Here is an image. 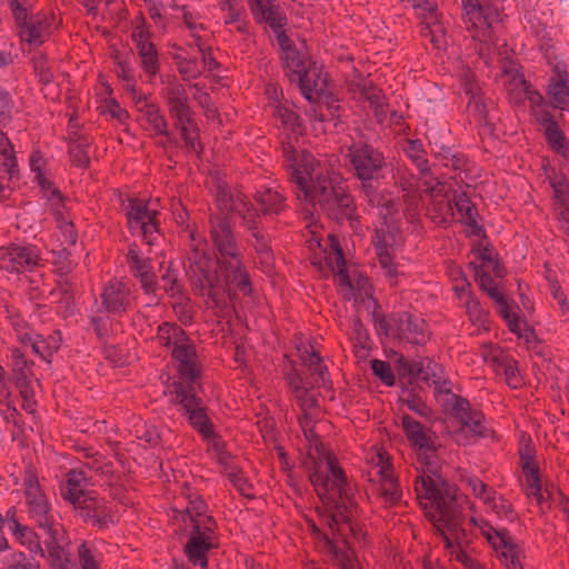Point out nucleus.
I'll list each match as a JSON object with an SVG mask.
<instances>
[{
    "label": "nucleus",
    "mask_w": 569,
    "mask_h": 569,
    "mask_svg": "<svg viewBox=\"0 0 569 569\" xmlns=\"http://www.w3.org/2000/svg\"><path fill=\"white\" fill-rule=\"evenodd\" d=\"M298 84L301 94L310 103L329 104L327 76L322 73L316 63L309 62V70L303 72Z\"/></svg>",
    "instance_id": "6ab92c4d"
},
{
    "label": "nucleus",
    "mask_w": 569,
    "mask_h": 569,
    "mask_svg": "<svg viewBox=\"0 0 569 569\" xmlns=\"http://www.w3.org/2000/svg\"><path fill=\"white\" fill-rule=\"evenodd\" d=\"M370 460L372 469L378 478L377 491L386 503L396 505L401 500L402 490L395 476L390 458L382 451L376 450Z\"/></svg>",
    "instance_id": "dca6fc26"
},
{
    "label": "nucleus",
    "mask_w": 569,
    "mask_h": 569,
    "mask_svg": "<svg viewBox=\"0 0 569 569\" xmlns=\"http://www.w3.org/2000/svg\"><path fill=\"white\" fill-rule=\"evenodd\" d=\"M17 173V159L13 147L0 151V174L2 180H11Z\"/></svg>",
    "instance_id": "4d7b16f0"
},
{
    "label": "nucleus",
    "mask_w": 569,
    "mask_h": 569,
    "mask_svg": "<svg viewBox=\"0 0 569 569\" xmlns=\"http://www.w3.org/2000/svg\"><path fill=\"white\" fill-rule=\"evenodd\" d=\"M6 569H39V565L28 559L23 552H13L7 557Z\"/></svg>",
    "instance_id": "774afa93"
},
{
    "label": "nucleus",
    "mask_w": 569,
    "mask_h": 569,
    "mask_svg": "<svg viewBox=\"0 0 569 569\" xmlns=\"http://www.w3.org/2000/svg\"><path fill=\"white\" fill-rule=\"evenodd\" d=\"M499 557L507 569H523L519 560V547L513 542L509 536L505 540L500 539L498 545Z\"/></svg>",
    "instance_id": "c03bdc74"
},
{
    "label": "nucleus",
    "mask_w": 569,
    "mask_h": 569,
    "mask_svg": "<svg viewBox=\"0 0 569 569\" xmlns=\"http://www.w3.org/2000/svg\"><path fill=\"white\" fill-rule=\"evenodd\" d=\"M548 94L553 103L569 107V82L567 71L559 72L558 79H551Z\"/></svg>",
    "instance_id": "79ce46f5"
},
{
    "label": "nucleus",
    "mask_w": 569,
    "mask_h": 569,
    "mask_svg": "<svg viewBox=\"0 0 569 569\" xmlns=\"http://www.w3.org/2000/svg\"><path fill=\"white\" fill-rule=\"evenodd\" d=\"M515 91L510 97V102L520 103L528 100L529 107H540L543 97L536 91L523 78H515Z\"/></svg>",
    "instance_id": "a19ab883"
},
{
    "label": "nucleus",
    "mask_w": 569,
    "mask_h": 569,
    "mask_svg": "<svg viewBox=\"0 0 569 569\" xmlns=\"http://www.w3.org/2000/svg\"><path fill=\"white\" fill-rule=\"evenodd\" d=\"M100 300L104 312L121 317L130 309L133 301L131 287L124 280L111 279L103 284Z\"/></svg>",
    "instance_id": "f3484780"
},
{
    "label": "nucleus",
    "mask_w": 569,
    "mask_h": 569,
    "mask_svg": "<svg viewBox=\"0 0 569 569\" xmlns=\"http://www.w3.org/2000/svg\"><path fill=\"white\" fill-rule=\"evenodd\" d=\"M182 496L187 500V506L183 510L182 520L186 522L187 518L190 520L192 527L198 525L199 521L203 518H212L211 516H208L206 513L207 511V505L201 499L200 496L197 495V492L192 491V489L189 486H184L182 488Z\"/></svg>",
    "instance_id": "2f4dec72"
},
{
    "label": "nucleus",
    "mask_w": 569,
    "mask_h": 569,
    "mask_svg": "<svg viewBox=\"0 0 569 569\" xmlns=\"http://www.w3.org/2000/svg\"><path fill=\"white\" fill-rule=\"evenodd\" d=\"M234 194L219 186L216 202L219 209L209 219L210 239L218 252L217 262L207 251L206 244L197 241L190 232L191 249L184 263L186 274L196 295L207 297L216 306L219 305L224 286L220 280L216 264L218 263L229 291H238L249 296L252 291L249 273L243 264V254L234 237L229 214L232 212Z\"/></svg>",
    "instance_id": "f03ea898"
},
{
    "label": "nucleus",
    "mask_w": 569,
    "mask_h": 569,
    "mask_svg": "<svg viewBox=\"0 0 569 569\" xmlns=\"http://www.w3.org/2000/svg\"><path fill=\"white\" fill-rule=\"evenodd\" d=\"M427 186L425 191L429 193L430 201L427 206V216L436 224H448L455 216L453 211V197L446 193L445 184L436 182L432 184V179L426 181Z\"/></svg>",
    "instance_id": "a211bd4d"
},
{
    "label": "nucleus",
    "mask_w": 569,
    "mask_h": 569,
    "mask_svg": "<svg viewBox=\"0 0 569 569\" xmlns=\"http://www.w3.org/2000/svg\"><path fill=\"white\" fill-rule=\"evenodd\" d=\"M87 477L83 471L72 469L66 475V481L61 486V496L68 500L73 508L78 506L82 499L92 495L94 491H87Z\"/></svg>",
    "instance_id": "bb28decb"
},
{
    "label": "nucleus",
    "mask_w": 569,
    "mask_h": 569,
    "mask_svg": "<svg viewBox=\"0 0 569 569\" xmlns=\"http://www.w3.org/2000/svg\"><path fill=\"white\" fill-rule=\"evenodd\" d=\"M237 212L242 220V226L247 228V221L252 220L254 222H259L260 214L256 210V208L252 206V203L249 201V199L238 192L234 194L233 204H232V212Z\"/></svg>",
    "instance_id": "de8ad7c7"
},
{
    "label": "nucleus",
    "mask_w": 569,
    "mask_h": 569,
    "mask_svg": "<svg viewBox=\"0 0 569 569\" xmlns=\"http://www.w3.org/2000/svg\"><path fill=\"white\" fill-rule=\"evenodd\" d=\"M137 51L140 59V67L147 79L151 82L159 73L160 69L158 50L153 43L141 46Z\"/></svg>",
    "instance_id": "58836bf2"
},
{
    "label": "nucleus",
    "mask_w": 569,
    "mask_h": 569,
    "mask_svg": "<svg viewBox=\"0 0 569 569\" xmlns=\"http://www.w3.org/2000/svg\"><path fill=\"white\" fill-rule=\"evenodd\" d=\"M74 510L83 522L98 529H108L117 522L112 502L96 492L78 501Z\"/></svg>",
    "instance_id": "2eb2a0df"
},
{
    "label": "nucleus",
    "mask_w": 569,
    "mask_h": 569,
    "mask_svg": "<svg viewBox=\"0 0 569 569\" xmlns=\"http://www.w3.org/2000/svg\"><path fill=\"white\" fill-rule=\"evenodd\" d=\"M237 212L242 220V226L247 228V221L252 220L254 222H259L260 214L256 210V208L252 206V203L249 201V199L238 192L234 194L233 204H232V212Z\"/></svg>",
    "instance_id": "49530a36"
},
{
    "label": "nucleus",
    "mask_w": 569,
    "mask_h": 569,
    "mask_svg": "<svg viewBox=\"0 0 569 569\" xmlns=\"http://www.w3.org/2000/svg\"><path fill=\"white\" fill-rule=\"evenodd\" d=\"M11 14L14 19L17 28L21 24H26L33 14L31 13L30 0H8Z\"/></svg>",
    "instance_id": "6e6d98bb"
},
{
    "label": "nucleus",
    "mask_w": 569,
    "mask_h": 569,
    "mask_svg": "<svg viewBox=\"0 0 569 569\" xmlns=\"http://www.w3.org/2000/svg\"><path fill=\"white\" fill-rule=\"evenodd\" d=\"M126 259L130 273L133 278H137L139 274L144 272H149V269L153 267L149 258L141 257L140 249L137 244H131L129 247Z\"/></svg>",
    "instance_id": "09e8293b"
},
{
    "label": "nucleus",
    "mask_w": 569,
    "mask_h": 569,
    "mask_svg": "<svg viewBox=\"0 0 569 569\" xmlns=\"http://www.w3.org/2000/svg\"><path fill=\"white\" fill-rule=\"evenodd\" d=\"M347 80V89L352 99L357 102H369L371 107H383L385 96L380 88H378L372 80L357 73Z\"/></svg>",
    "instance_id": "412c9836"
},
{
    "label": "nucleus",
    "mask_w": 569,
    "mask_h": 569,
    "mask_svg": "<svg viewBox=\"0 0 569 569\" xmlns=\"http://www.w3.org/2000/svg\"><path fill=\"white\" fill-rule=\"evenodd\" d=\"M330 264L336 272L339 291L343 298L348 300L353 299L356 302L375 303L368 277L362 274L357 268L349 269L346 267L345 257L339 247L333 249Z\"/></svg>",
    "instance_id": "6e6552de"
},
{
    "label": "nucleus",
    "mask_w": 569,
    "mask_h": 569,
    "mask_svg": "<svg viewBox=\"0 0 569 569\" xmlns=\"http://www.w3.org/2000/svg\"><path fill=\"white\" fill-rule=\"evenodd\" d=\"M284 166L295 192L300 201L318 206L330 219L349 218L353 198L346 186L333 180L323 164L306 150L298 151L291 144L283 147Z\"/></svg>",
    "instance_id": "20e7f679"
},
{
    "label": "nucleus",
    "mask_w": 569,
    "mask_h": 569,
    "mask_svg": "<svg viewBox=\"0 0 569 569\" xmlns=\"http://www.w3.org/2000/svg\"><path fill=\"white\" fill-rule=\"evenodd\" d=\"M467 315L469 319L478 325L483 326L487 322V312L482 309L479 300L467 292V300L465 302Z\"/></svg>",
    "instance_id": "680f3d73"
},
{
    "label": "nucleus",
    "mask_w": 569,
    "mask_h": 569,
    "mask_svg": "<svg viewBox=\"0 0 569 569\" xmlns=\"http://www.w3.org/2000/svg\"><path fill=\"white\" fill-rule=\"evenodd\" d=\"M398 183L403 191V199L407 203L408 210L413 211L418 206V198L416 192L417 183L415 182V179L401 176L399 177Z\"/></svg>",
    "instance_id": "e2e57ef3"
},
{
    "label": "nucleus",
    "mask_w": 569,
    "mask_h": 569,
    "mask_svg": "<svg viewBox=\"0 0 569 569\" xmlns=\"http://www.w3.org/2000/svg\"><path fill=\"white\" fill-rule=\"evenodd\" d=\"M188 336L177 323L163 322L158 327L157 337L159 345L170 348L171 351L181 342L186 341Z\"/></svg>",
    "instance_id": "4c0bfd02"
},
{
    "label": "nucleus",
    "mask_w": 569,
    "mask_h": 569,
    "mask_svg": "<svg viewBox=\"0 0 569 569\" xmlns=\"http://www.w3.org/2000/svg\"><path fill=\"white\" fill-rule=\"evenodd\" d=\"M172 358L178 363V371L184 381L173 385L172 403L178 406V411L186 417L189 425L204 439L214 437L213 425L208 416L207 406L196 393L191 382L200 375L199 358L193 341L188 337L172 351Z\"/></svg>",
    "instance_id": "39448f33"
},
{
    "label": "nucleus",
    "mask_w": 569,
    "mask_h": 569,
    "mask_svg": "<svg viewBox=\"0 0 569 569\" xmlns=\"http://www.w3.org/2000/svg\"><path fill=\"white\" fill-rule=\"evenodd\" d=\"M489 500L490 501H487L485 505L490 507L491 510L496 512L498 516L506 517L508 519L513 518V509L508 500H506L501 496H498L496 491L492 492Z\"/></svg>",
    "instance_id": "69168bd1"
},
{
    "label": "nucleus",
    "mask_w": 569,
    "mask_h": 569,
    "mask_svg": "<svg viewBox=\"0 0 569 569\" xmlns=\"http://www.w3.org/2000/svg\"><path fill=\"white\" fill-rule=\"evenodd\" d=\"M43 164V158L39 151L32 152L30 157V168L31 171L36 173L34 180L39 183L41 189L46 192L48 199L50 201H57V203H60L62 200V196L60 194V191L53 187L52 182L49 181L41 168Z\"/></svg>",
    "instance_id": "72a5a7b5"
},
{
    "label": "nucleus",
    "mask_w": 569,
    "mask_h": 569,
    "mask_svg": "<svg viewBox=\"0 0 569 569\" xmlns=\"http://www.w3.org/2000/svg\"><path fill=\"white\" fill-rule=\"evenodd\" d=\"M347 158L352 171L361 180V183L375 182L386 164L382 153L362 140H352L348 146Z\"/></svg>",
    "instance_id": "9d476101"
},
{
    "label": "nucleus",
    "mask_w": 569,
    "mask_h": 569,
    "mask_svg": "<svg viewBox=\"0 0 569 569\" xmlns=\"http://www.w3.org/2000/svg\"><path fill=\"white\" fill-rule=\"evenodd\" d=\"M51 262L54 266L56 272L61 278L68 276L74 267L72 260L70 259L71 252L67 249V247H63L58 250H51Z\"/></svg>",
    "instance_id": "864d4df0"
},
{
    "label": "nucleus",
    "mask_w": 569,
    "mask_h": 569,
    "mask_svg": "<svg viewBox=\"0 0 569 569\" xmlns=\"http://www.w3.org/2000/svg\"><path fill=\"white\" fill-rule=\"evenodd\" d=\"M177 126L180 128V136L184 141V148L188 152L200 154L202 151L199 142L198 128L192 119L191 109H174Z\"/></svg>",
    "instance_id": "a878e982"
},
{
    "label": "nucleus",
    "mask_w": 569,
    "mask_h": 569,
    "mask_svg": "<svg viewBox=\"0 0 569 569\" xmlns=\"http://www.w3.org/2000/svg\"><path fill=\"white\" fill-rule=\"evenodd\" d=\"M397 370L402 377H415L425 381L429 386H433L436 390L446 391L448 399V408L462 425V429L467 428L473 436L486 438L491 435V430L485 426V417L478 411L473 410L469 401L455 393H451L447 388V381L443 378L442 368L428 358L420 361H408L403 356L397 359Z\"/></svg>",
    "instance_id": "423d86ee"
},
{
    "label": "nucleus",
    "mask_w": 569,
    "mask_h": 569,
    "mask_svg": "<svg viewBox=\"0 0 569 569\" xmlns=\"http://www.w3.org/2000/svg\"><path fill=\"white\" fill-rule=\"evenodd\" d=\"M27 512L48 538L44 540L52 569H70V561L62 543L64 530L56 520L51 505L41 490L36 475L29 469L23 479Z\"/></svg>",
    "instance_id": "0eeeda50"
},
{
    "label": "nucleus",
    "mask_w": 569,
    "mask_h": 569,
    "mask_svg": "<svg viewBox=\"0 0 569 569\" xmlns=\"http://www.w3.org/2000/svg\"><path fill=\"white\" fill-rule=\"evenodd\" d=\"M123 210L130 232L152 246L159 236V212L154 203L150 200L129 198L127 203H123Z\"/></svg>",
    "instance_id": "1a4fd4ad"
},
{
    "label": "nucleus",
    "mask_w": 569,
    "mask_h": 569,
    "mask_svg": "<svg viewBox=\"0 0 569 569\" xmlns=\"http://www.w3.org/2000/svg\"><path fill=\"white\" fill-rule=\"evenodd\" d=\"M463 21L467 30H475V39L487 41L491 28L500 21V11L489 0H465L462 2Z\"/></svg>",
    "instance_id": "9b49d317"
},
{
    "label": "nucleus",
    "mask_w": 569,
    "mask_h": 569,
    "mask_svg": "<svg viewBox=\"0 0 569 569\" xmlns=\"http://www.w3.org/2000/svg\"><path fill=\"white\" fill-rule=\"evenodd\" d=\"M298 352L303 366H306L311 373V380H309V382L312 383V388L326 386L328 381V370L322 363L320 355L316 352L312 347L310 349L298 348Z\"/></svg>",
    "instance_id": "c756f323"
},
{
    "label": "nucleus",
    "mask_w": 569,
    "mask_h": 569,
    "mask_svg": "<svg viewBox=\"0 0 569 569\" xmlns=\"http://www.w3.org/2000/svg\"><path fill=\"white\" fill-rule=\"evenodd\" d=\"M251 13L259 23H266L270 28L286 27L288 19L286 12L276 0H250Z\"/></svg>",
    "instance_id": "5701e85b"
},
{
    "label": "nucleus",
    "mask_w": 569,
    "mask_h": 569,
    "mask_svg": "<svg viewBox=\"0 0 569 569\" xmlns=\"http://www.w3.org/2000/svg\"><path fill=\"white\" fill-rule=\"evenodd\" d=\"M448 276L452 282V289L458 298L467 295L470 283L468 282L462 269L459 266L451 264L448 267Z\"/></svg>",
    "instance_id": "bf43d9fd"
},
{
    "label": "nucleus",
    "mask_w": 569,
    "mask_h": 569,
    "mask_svg": "<svg viewBox=\"0 0 569 569\" xmlns=\"http://www.w3.org/2000/svg\"><path fill=\"white\" fill-rule=\"evenodd\" d=\"M303 435L313 460L309 479L325 505L322 521L329 529V532H322L312 526L317 547L340 569H361L349 541V537L360 540L365 536L356 520V485L339 466L336 456L320 441L315 427Z\"/></svg>",
    "instance_id": "f257e3e1"
},
{
    "label": "nucleus",
    "mask_w": 569,
    "mask_h": 569,
    "mask_svg": "<svg viewBox=\"0 0 569 569\" xmlns=\"http://www.w3.org/2000/svg\"><path fill=\"white\" fill-rule=\"evenodd\" d=\"M405 154L412 161V163L417 167L419 172L427 177L429 173V163L427 159V152L425 150L423 143L419 139H408L403 146Z\"/></svg>",
    "instance_id": "ea45409f"
},
{
    "label": "nucleus",
    "mask_w": 569,
    "mask_h": 569,
    "mask_svg": "<svg viewBox=\"0 0 569 569\" xmlns=\"http://www.w3.org/2000/svg\"><path fill=\"white\" fill-rule=\"evenodd\" d=\"M361 191L368 206L376 209L386 223L388 218H392L398 212V202L391 192L387 190L378 191L373 182L361 183Z\"/></svg>",
    "instance_id": "4be33fe9"
},
{
    "label": "nucleus",
    "mask_w": 569,
    "mask_h": 569,
    "mask_svg": "<svg viewBox=\"0 0 569 569\" xmlns=\"http://www.w3.org/2000/svg\"><path fill=\"white\" fill-rule=\"evenodd\" d=\"M537 122L541 126L543 134L557 153L565 154L568 150L567 139L560 130L553 114L548 109H532Z\"/></svg>",
    "instance_id": "b1692460"
},
{
    "label": "nucleus",
    "mask_w": 569,
    "mask_h": 569,
    "mask_svg": "<svg viewBox=\"0 0 569 569\" xmlns=\"http://www.w3.org/2000/svg\"><path fill=\"white\" fill-rule=\"evenodd\" d=\"M217 523L213 518H202L192 527L190 538L184 546L188 560L201 569L208 568V552L218 547Z\"/></svg>",
    "instance_id": "f8f14e48"
},
{
    "label": "nucleus",
    "mask_w": 569,
    "mask_h": 569,
    "mask_svg": "<svg viewBox=\"0 0 569 569\" xmlns=\"http://www.w3.org/2000/svg\"><path fill=\"white\" fill-rule=\"evenodd\" d=\"M553 190V209L569 206V183L566 179H553L550 182Z\"/></svg>",
    "instance_id": "0e129e2a"
},
{
    "label": "nucleus",
    "mask_w": 569,
    "mask_h": 569,
    "mask_svg": "<svg viewBox=\"0 0 569 569\" xmlns=\"http://www.w3.org/2000/svg\"><path fill=\"white\" fill-rule=\"evenodd\" d=\"M440 30L438 16L435 8H429L428 13H422L420 34L422 38H428L431 43L438 46L440 37L437 34Z\"/></svg>",
    "instance_id": "8fccbe9b"
},
{
    "label": "nucleus",
    "mask_w": 569,
    "mask_h": 569,
    "mask_svg": "<svg viewBox=\"0 0 569 569\" xmlns=\"http://www.w3.org/2000/svg\"><path fill=\"white\" fill-rule=\"evenodd\" d=\"M47 29L48 26L39 16H32L26 24H21L18 28L21 40L34 46L43 43Z\"/></svg>",
    "instance_id": "f704fd0d"
},
{
    "label": "nucleus",
    "mask_w": 569,
    "mask_h": 569,
    "mask_svg": "<svg viewBox=\"0 0 569 569\" xmlns=\"http://www.w3.org/2000/svg\"><path fill=\"white\" fill-rule=\"evenodd\" d=\"M52 206H54L53 214L56 218L57 228L62 237L61 244L62 246H76L78 240V232L76 227L68 217L64 216L62 211V201L57 203V201H52Z\"/></svg>",
    "instance_id": "e433bc0d"
},
{
    "label": "nucleus",
    "mask_w": 569,
    "mask_h": 569,
    "mask_svg": "<svg viewBox=\"0 0 569 569\" xmlns=\"http://www.w3.org/2000/svg\"><path fill=\"white\" fill-rule=\"evenodd\" d=\"M379 329L385 330L387 335L390 333L401 342L423 345L428 339L425 320L408 312L397 313L392 318L391 323L381 319L379 321Z\"/></svg>",
    "instance_id": "4468645a"
},
{
    "label": "nucleus",
    "mask_w": 569,
    "mask_h": 569,
    "mask_svg": "<svg viewBox=\"0 0 569 569\" xmlns=\"http://www.w3.org/2000/svg\"><path fill=\"white\" fill-rule=\"evenodd\" d=\"M68 152L71 162L77 167H87L90 162L88 147L89 140L78 131H71Z\"/></svg>",
    "instance_id": "c9c22d12"
},
{
    "label": "nucleus",
    "mask_w": 569,
    "mask_h": 569,
    "mask_svg": "<svg viewBox=\"0 0 569 569\" xmlns=\"http://www.w3.org/2000/svg\"><path fill=\"white\" fill-rule=\"evenodd\" d=\"M392 237L390 234H387L383 230V228L378 229L376 231V236L373 238V244L377 250V256L379 260V264L381 269L383 270V273L386 278L389 280L390 286H395L397 283V268L393 264L392 261Z\"/></svg>",
    "instance_id": "393cba45"
},
{
    "label": "nucleus",
    "mask_w": 569,
    "mask_h": 569,
    "mask_svg": "<svg viewBox=\"0 0 569 569\" xmlns=\"http://www.w3.org/2000/svg\"><path fill=\"white\" fill-rule=\"evenodd\" d=\"M401 426L419 461L426 468L421 473H417L413 481L419 505L440 532L446 548H461L468 541L466 530L462 528L461 503L458 489L438 475V436L409 415L401 417Z\"/></svg>",
    "instance_id": "7ed1b4c3"
},
{
    "label": "nucleus",
    "mask_w": 569,
    "mask_h": 569,
    "mask_svg": "<svg viewBox=\"0 0 569 569\" xmlns=\"http://www.w3.org/2000/svg\"><path fill=\"white\" fill-rule=\"evenodd\" d=\"M470 522L478 527L480 532L487 538V540L492 545L495 549H498V545L500 543V539L505 540L509 537V533L506 530H496L490 523H488L483 519H477L471 517Z\"/></svg>",
    "instance_id": "603ef678"
},
{
    "label": "nucleus",
    "mask_w": 569,
    "mask_h": 569,
    "mask_svg": "<svg viewBox=\"0 0 569 569\" xmlns=\"http://www.w3.org/2000/svg\"><path fill=\"white\" fill-rule=\"evenodd\" d=\"M134 279L138 280L142 292L150 297V303H158L160 300V297L158 295V290L160 287L158 283V277L153 271V267L149 269V272L139 274Z\"/></svg>",
    "instance_id": "3c124183"
},
{
    "label": "nucleus",
    "mask_w": 569,
    "mask_h": 569,
    "mask_svg": "<svg viewBox=\"0 0 569 569\" xmlns=\"http://www.w3.org/2000/svg\"><path fill=\"white\" fill-rule=\"evenodd\" d=\"M77 558L81 569H101V553L88 541L79 545Z\"/></svg>",
    "instance_id": "a18cd8bd"
},
{
    "label": "nucleus",
    "mask_w": 569,
    "mask_h": 569,
    "mask_svg": "<svg viewBox=\"0 0 569 569\" xmlns=\"http://www.w3.org/2000/svg\"><path fill=\"white\" fill-rule=\"evenodd\" d=\"M174 60L178 66V71L184 79H196L202 72L201 64L194 58H186L177 54Z\"/></svg>",
    "instance_id": "13d9d810"
},
{
    "label": "nucleus",
    "mask_w": 569,
    "mask_h": 569,
    "mask_svg": "<svg viewBox=\"0 0 569 569\" xmlns=\"http://www.w3.org/2000/svg\"><path fill=\"white\" fill-rule=\"evenodd\" d=\"M161 281L163 282L164 292L172 297H181L183 291V284L178 279L177 271L171 270L170 268L161 276Z\"/></svg>",
    "instance_id": "052dcab7"
},
{
    "label": "nucleus",
    "mask_w": 569,
    "mask_h": 569,
    "mask_svg": "<svg viewBox=\"0 0 569 569\" xmlns=\"http://www.w3.org/2000/svg\"><path fill=\"white\" fill-rule=\"evenodd\" d=\"M455 209L460 216V221L471 227L473 233L479 234L482 231L477 222V208L466 193L461 192L453 196V210Z\"/></svg>",
    "instance_id": "473e14b6"
},
{
    "label": "nucleus",
    "mask_w": 569,
    "mask_h": 569,
    "mask_svg": "<svg viewBox=\"0 0 569 569\" xmlns=\"http://www.w3.org/2000/svg\"><path fill=\"white\" fill-rule=\"evenodd\" d=\"M11 370L14 383L31 380L32 362L26 359L24 353L20 349L11 350Z\"/></svg>",
    "instance_id": "37998d69"
},
{
    "label": "nucleus",
    "mask_w": 569,
    "mask_h": 569,
    "mask_svg": "<svg viewBox=\"0 0 569 569\" xmlns=\"http://www.w3.org/2000/svg\"><path fill=\"white\" fill-rule=\"evenodd\" d=\"M284 59L287 68L291 71V81L299 82L303 72L309 70V62L307 63L297 50H289Z\"/></svg>",
    "instance_id": "5fc2aeb1"
},
{
    "label": "nucleus",
    "mask_w": 569,
    "mask_h": 569,
    "mask_svg": "<svg viewBox=\"0 0 569 569\" xmlns=\"http://www.w3.org/2000/svg\"><path fill=\"white\" fill-rule=\"evenodd\" d=\"M8 530L16 537V539L26 546L30 552L34 555L44 556L38 535L28 526L20 523L14 517L7 518L6 521Z\"/></svg>",
    "instance_id": "7c9ffc66"
},
{
    "label": "nucleus",
    "mask_w": 569,
    "mask_h": 569,
    "mask_svg": "<svg viewBox=\"0 0 569 569\" xmlns=\"http://www.w3.org/2000/svg\"><path fill=\"white\" fill-rule=\"evenodd\" d=\"M254 200L263 216H278L286 210V197L272 187L262 186L254 193Z\"/></svg>",
    "instance_id": "c85d7f7f"
},
{
    "label": "nucleus",
    "mask_w": 569,
    "mask_h": 569,
    "mask_svg": "<svg viewBox=\"0 0 569 569\" xmlns=\"http://www.w3.org/2000/svg\"><path fill=\"white\" fill-rule=\"evenodd\" d=\"M18 338L22 345L30 346L32 351L46 361H50L52 355L60 347V338L56 336L43 338L34 331H26L20 333Z\"/></svg>",
    "instance_id": "cd10ccee"
},
{
    "label": "nucleus",
    "mask_w": 569,
    "mask_h": 569,
    "mask_svg": "<svg viewBox=\"0 0 569 569\" xmlns=\"http://www.w3.org/2000/svg\"><path fill=\"white\" fill-rule=\"evenodd\" d=\"M437 149H432L437 157H441L445 160V166L453 169H460L465 164V159L461 154L455 153L450 147L443 144L437 146Z\"/></svg>",
    "instance_id": "338daca9"
},
{
    "label": "nucleus",
    "mask_w": 569,
    "mask_h": 569,
    "mask_svg": "<svg viewBox=\"0 0 569 569\" xmlns=\"http://www.w3.org/2000/svg\"><path fill=\"white\" fill-rule=\"evenodd\" d=\"M40 249L31 243H10L0 248V267L9 272L32 271L41 267Z\"/></svg>",
    "instance_id": "ddd939ff"
},
{
    "label": "nucleus",
    "mask_w": 569,
    "mask_h": 569,
    "mask_svg": "<svg viewBox=\"0 0 569 569\" xmlns=\"http://www.w3.org/2000/svg\"><path fill=\"white\" fill-rule=\"evenodd\" d=\"M248 243L254 249L259 263L264 272L269 273L273 268V252L270 246L269 234L264 231L261 221H247Z\"/></svg>",
    "instance_id": "aec40b11"
}]
</instances>
